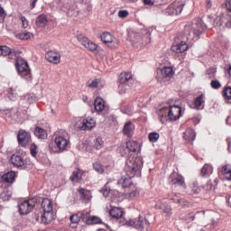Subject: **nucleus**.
Instances as JSON below:
<instances>
[{
    "label": "nucleus",
    "mask_w": 231,
    "mask_h": 231,
    "mask_svg": "<svg viewBox=\"0 0 231 231\" xmlns=\"http://www.w3.org/2000/svg\"><path fill=\"white\" fill-rule=\"evenodd\" d=\"M20 20L22 21V26H23V28H28L29 22H28V20L26 19V17L21 15V16H20Z\"/></svg>",
    "instance_id": "nucleus-51"
},
{
    "label": "nucleus",
    "mask_w": 231,
    "mask_h": 231,
    "mask_svg": "<svg viewBox=\"0 0 231 231\" xmlns=\"http://www.w3.org/2000/svg\"><path fill=\"white\" fill-rule=\"evenodd\" d=\"M211 88H213V89H219V88H221V83L219 82V80H212Z\"/></svg>",
    "instance_id": "nucleus-50"
},
{
    "label": "nucleus",
    "mask_w": 231,
    "mask_h": 231,
    "mask_svg": "<svg viewBox=\"0 0 231 231\" xmlns=\"http://www.w3.org/2000/svg\"><path fill=\"white\" fill-rule=\"evenodd\" d=\"M81 219L87 224V225H98V223H101V220L99 217H89V213H83L81 215Z\"/></svg>",
    "instance_id": "nucleus-18"
},
{
    "label": "nucleus",
    "mask_w": 231,
    "mask_h": 231,
    "mask_svg": "<svg viewBox=\"0 0 231 231\" xmlns=\"http://www.w3.org/2000/svg\"><path fill=\"white\" fill-rule=\"evenodd\" d=\"M140 150V143L136 141H128L119 147V152L122 156H126L128 152H136Z\"/></svg>",
    "instance_id": "nucleus-10"
},
{
    "label": "nucleus",
    "mask_w": 231,
    "mask_h": 231,
    "mask_svg": "<svg viewBox=\"0 0 231 231\" xmlns=\"http://www.w3.org/2000/svg\"><path fill=\"white\" fill-rule=\"evenodd\" d=\"M127 199H134V198L138 197V191H136V188H134V189L131 192L126 193Z\"/></svg>",
    "instance_id": "nucleus-43"
},
{
    "label": "nucleus",
    "mask_w": 231,
    "mask_h": 231,
    "mask_svg": "<svg viewBox=\"0 0 231 231\" xmlns=\"http://www.w3.org/2000/svg\"><path fill=\"white\" fill-rule=\"evenodd\" d=\"M5 9H3L0 6V23H3V21H5Z\"/></svg>",
    "instance_id": "nucleus-54"
},
{
    "label": "nucleus",
    "mask_w": 231,
    "mask_h": 231,
    "mask_svg": "<svg viewBox=\"0 0 231 231\" xmlns=\"http://www.w3.org/2000/svg\"><path fill=\"white\" fill-rule=\"evenodd\" d=\"M151 42V31L149 29L143 30V36L141 37V44H150Z\"/></svg>",
    "instance_id": "nucleus-27"
},
{
    "label": "nucleus",
    "mask_w": 231,
    "mask_h": 231,
    "mask_svg": "<svg viewBox=\"0 0 231 231\" xmlns=\"http://www.w3.org/2000/svg\"><path fill=\"white\" fill-rule=\"evenodd\" d=\"M109 215L114 219H120V217H122L124 216V210L120 208L115 207L109 210Z\"/></svg>",
    "instance_id": "nucleus-23"
},
{
    "label": "nucleus",
    "mask_w": 231,
    "mask_h": 231,
    "mask_svg": "<svg viewBox=\"0 0 231 231\" xmlns=\"http://www.w3.org/2000/svg\"><path fill=\"white\" fill-rule=\"evenodd\" d=\"M42 208L43 210L42 223H43V225H49V223L53 221V206L51 205V200L43 199L42 201Z\"/></svg>",
    "instance_id": "nucleus-4"
},
{
    "label": "nucleus",
    "mask_w": 231,
    "mask_h": 231,
    "mask_svg": "<svg viewBox=\"0 0 231 231\" xmlns=\"http://www.w3.org/2000/svg\"><path fill=\"white\" fill-rule=\"evenodd\" d=\"M124 113H125V115H131L132 114V110H125Z\"/></svg>",
    "instance_id": "nucleus-64"
},
{
    "label": "nucleus",
    "mask_w": 231,
    "mask_h": 231,
    "mask_svg": "<svg viewBox=\"0 0 231 231\" xmlns=\"http://www.w3.org/2000/svg\"><path fill=\"white\" fill-rule=\"evenodd\" d=\"M17 140L21 147H28L32 143V135L25 130H20L17 135Z\"/></svg>",
    "instance_id": "nucleus-12"
},
{
    "label": "nucleus",
    "mask_w": 231,
    "mask_h": 231,
    "mask_svg": "<svg viewBox=\"0 0 231 231\" xmlns=\"http://www.w3.org/2000/svg\"><path fill=\"white\" fill-rule=\"evenodd\" d=\"M226 123L227 125H231V112H230V115L228 116V117L226 118Z\"/></svg>",
    "instance_id": "nucleus-61"
},
{
    "label": "nucleus",
    "mask_w": 231,
    "mask_h": 231,
    "mask_svg": "<svg viewBox=\"0 0 231 231\" xmlns=\"http://www.w3.org/2000/svg\"><path fill=\"white\" fill-rule=\"evenodd\" d=\"M96 125H97V121H95L93 117L88 116L83 119V121L81 122V125L79 126V128L81 131H91V129H93V127H95Z\"/></svg>",
    "instance_id": "nucleus-14"
},
{
    "label": "nucleus",
    "mask_w": 231,
    "mask_h": 231,
    "mask_svg": "<svg viewBox=\"0 0 231 231\" xmlns=\"http://www.w3.org/2000/svg\"><path fill=\"white\" fill-rule=\"evenodd\" d=\"M78 41L80 42L82 46H85L87 50H89V51H97V50H98L97 43L89 41V39L82 34L78 35Z\"/></svg>",
    "instance_id": "nucleus-13"
},
{
    "label": "nucleus",
    "mask_w": 231,
    "mask_h": 231,
    "mask_svg": "<svg viewBox=\"0 0 231 231\" xmlns=\"http://www.w3.org/2000/svg\"><path fill=\"white\" fill-rule=\"evenodd\" d=\"M30 150L32 156L35 158V156H37V145L35 143L31 144Z\"/></svg>",
    "instance_id": "nucleus-49"
},
{
    "label": "nucleus",
    "mask_w": 231,
    "mask_h": 231,
    "mask_svg": "<svg viewBox=\"0 0 231 231\" xmlns=\"http://www.w3.org/2000/svg\"><path fill=\"white\" fill-rule=\"evenodd\" d=\"M123 225L126 226H134L136 230L139 231H147L149 230L150 223L145 217L139 216L138 218L125 220Z\"/></svg>",
    "instance_id": "nucleus-5"
},
{
    "label": "nucleus",
    "mask_w": 231,
    "mask_h": 231,
    "mask_svg": "<svg viewBox=\"0 0 231 231\" xmlns=\"http://www.w3.org/2000/svg\"><path fill=\"white\" fill-rule=\"evenodd\" d=\"M206 30L207 25L203 23V20L198 18L185 25L183 33L187 41L192 42V41H198L199 35Z\"/></svg>",
    "instance_id": "nucleus-2"
},
{
    "label": "nucleus",
    "mask_w": 231,
    "mask_h": 231,
    "mask_svg": "<svg viewBox=\"0 0 231 231\" xmlns=\"http://www.w3.org/2000/svg\"><path fill=\"white\" fill-rule=\"evenodd\" d=\"M11 163H13L14 167H17V169L23 170L24 166V157L14 154L11 157Z\"/></svg>",
    "instance_id": "nucleus-19"
},
{
    "label": "nucleus",
    "mask_w": 231,
    "mask_h": 231,
    "mask_svg": "<svg viewBox=\"0 0 231 231\" xmlns=\"http://www.w3.org/2000/svg\"><path fill=\"white\" fill-rule=\"evenodd\" d=\"M94 107L97 113H102L106 109V101L101 97H97L94 102Z\"/></svg>",
    "instance_id": "nucleus-22"
},
{
    "label": "nucleus",
    "mask_w": 231,
    "mask_h": 231,
    "mask_svg": "<svg viewBox=\"0 0 231 231\" xmlns=\"http://www.w3.org/2000/svg\"><path fill=\"white\" fill-rule=\"evenodd\" d=\"M104 145V141H102V138L98 137L95 140L94 147L96 149H102Z\"/></svg>",
    "instance_id": "nucleus-46"
},
{
    "label": "nucleus",
    "mask_w": 231,
    "mask_h": 231,
    "mask_svg": "<svg viewBox=\"0 0 231 231\" xmlns=\"http://www.w3.org/2000/svg\"><path fill=\"white\" fill-rule=\"evenodd\" d=\"M82 171L78 170L76 171H73L72 175L70 176V180L73 183H77L78 181H80L82 180Z\"/></svg>",
    "instance_id": "nucleus-34"
},
{
    "label": "nucleus",
    "mask_w": 231,
    "mask_h": 231,
    "mask_svg": "<svg viewBox=\"0 0 231 231\" xmlns=\"http://www.w3.org/2000/svg\"><path fill=\"white\" fill-rule=\"evenodd\" d=\"M129 15V11L127 10H120L118 12V17H120V19H125V17H127Z\"/></svg>",
    "instance_id": "nucleus-47"
},
{
    "label": "nucleus",
    "mask_w": 231,
    "mask_h": 231,
    "mask_svg": "<svg viewBox=\"0 0 231 231\" xmlns=\"http://www.w3.org/2000/svg\"><path fill=\"white\" fill-rule=\"evenodd\" d=\"M192 192H193V194H198V192H199V189L198 187L194 186Z\"/></svg>",
    "instance_id": "nucleus-62"
},
{
    "label": "nucleus",
    "mask_w": 231,
    "mask_h": 231,
    "mask_svg": "<svg viewBox=\"0 0 231 231\" xmlns=\"http://www.w3.org/2000/svg\"><path fill=\"white\" fill-rule=\"evenodd\" d=\"M174 184L179 183V185H183L185 181L183 180V177L181 175H178L175 179Z\"/></svg>",
    "instance_id": "nucleus-52"
},
{
    "label": "nucleus",
    "mask_w": 231,
    "mask_h": 231,
    "mask_svg": "<svg viewBox=\"0 0 231 231\" xmlns=\"http://www.w3.org/2000/svg\"><path fill=\"white\" fill-rule=\"evenodd\" d=\"M38 0H31V9L33 10L35 8V5H37Z\"/></svg>",
    "instance_id": "nucleus-59"
},
{
    "label": "nucleus",
    "mask_w": 231,
    "mask_h": 231,
    "mask_svg": "<svg viewBox=\"0 0 231 231\" xmlns=\"http://www.w3.org/2000/svg\"><path fill=\"white\" fill-rule=\"evenodd\" d=\"M119 93L120 95H125V93H129V85L125 83H120Z\"/></svg>",
    "instance_id": "nucleus-40"
},
{
    "label": "nucleus",
    "mask_w": 231,
    "mask_h": 231,
    "mask_svg": "<svg viewBox=\"0 0 231 231\" xmlns=\"http://www.w3.org/2000/svg\"><path fill=\"white\" fill-rule=\"evenodd\" d=\"M1 198L4 201H8V199H10V198H12V195L10 194V192L8 191H4L1 194Z\"/></svg>",
    "instance_id": "nucleus-48"
},
{
    "label": "nucleus",
    "mask_w": 231,
    "mask_h": 231,
    "mask_svg": "<svg viewBox=\"0 0 231 231\" xmlns=\"http://www.w3.org/2000/svg\"><path fill=\"white\" fill-rule=\"evenodd\" d=\"M9 98L10 100H15V98H17V94H14V89L11 88L10 91H9Z\"/></svg>",
    "instance_id": "nucleus-53"
},
{
    "label": "nucleus",
    "mask_w": 231,
    "mask_h": 231,
    "mask_svg": "<svg viewBox=\"0 0 231 231\" xmlns=\"http://www.w3.org/2000/svg\"><path fill=\"white\" fill-rule=\"evenodd\" d=\"M158 115L159 120L162 124L167 123V115L170 120L176 121L180 119V116H181V106H172L170 108L162 107L159 110Z\"/></svg>",
    "instance_id": "nucleus-3"
},
{
    "label": "nucleus",
    "mask_w": 231,
    "mask_h": 231,
    "mask_svg": "<svg viewBox=\"0 0 231 231\" xmlns=\"http://www.w3.org/2000/svg\"><path fill=\"white\" fill-rule=\"evenodd\" d=\"M36 24L40 28H44L48 24V16L46 14H40L36 18Z\"/></svg>",
    "instance_id": "nucleus-28"
},
{
    "label": "nucleus",
    "mask_w": 231,
    "mask_h": 231,
    "mask_svg": "<svg viewBox=\"0 0 231 231\" xmlns=\"http://www.w3.org/2000/svg\"><path fill=\"white\" fill-rule=\"evenodd\" d=\"M45 59L48 62L52 64H60V54L59 52H55L53 51H48L45 54Z\"/></svg>",
    "instance_id": "nucleus-15"
},
{
    "label": "nucleus",
    "mask_w": 231,
    "mask_h": 231,
    "mask_svg": "<svg viewBox=\"0 0 231 231\" xmlns=\"http://www.w3.org/2000/svg\"><path fill=\"white\" fill-rule=\"evenodd\" d=\"M93 167L95 169V171L97 172H98L99 174H102L104 172V166H102V164H100V162H97L93 164Z\"/></svg>",
    "instance_id": "nucleus-44"
},
{
    "label": "nucleus",
    "mask_w": 231,
    "mask_h": 231,
    "mask_svg": "<svg viewBox=\"0 0 231 231\" xmlns=\"http://www.w3.org/2000/svg\"><path fill=\"white\" fill-rule=\"evenodd\" d=\"M180 219H182V221H185V223H192V220L196 219V215H194V213H189L187 215H182L180 217Z\"/></svg>",
    "instance_id": "nucleus-36"
},
{
    "label": "nucleus",
    "mask_w": 231,
    "mask_h": 231,
    "mask_svg": "<svg viewBox=\"0 0 231 231\" xmlns=\"http://www.w3.org/2000/svg\"><path fill=\"white\" fill-rule=\"evenodd\" d=\"M140 159L134 157H129L126 160L125 172L128 177H122L118 181L117 185H121L123 189L133 187V180L131 178L134 176H140Z\"/></svg>",
    "instance_id": "nucleus-1"
},
{
    "label": "nucleus",
    "mask_w": 231,
    "mask_h": 231,
    "mask_svg": "<svg viewBox=\"0 0 231 231\" xmlns=\"http://www.w3.org/2000/svg\"><path fill=\"white\" fill-rule=\"evenodd\" d=\"M128 39L131 41L133 46H135V48L142 45V36H140L138 32L134 31H130L128 32Z\"/></svg>",
    "instance_id": "nucleus-17"
},
{
    "label": "nucleus",
    "mask_w": 231,
    "mask_h": 231,
    "mask_svg": "<svg viewBox=\"0 0 231 231\" xmlns=\"http://www.w3.org/2000/svg\"><path fill=\"white\" fill-rule=\"evenodd\" d=\"M221 172L227 181H231V164H225L222 166Z\"/></svg>",
    "instance_id": "nucleus-26"
},
{
    "label": "nucleus",
    "mask_w": 231,
    "mask_h": 231,
    "mask_svg": "<svg viewBox=\"0 0 231 231\" xmlns=\"http://www.w3.org/2000/svg\"><path fill=\"white\" fill-rule=\"evenodd\" d=\"M109 185V182H107L105 187L101 189V192L105 198H107L109 194H111V189L107 187Z\"/></svg>",
    "instance_id": "nucleus-45"
},
{
    "label": "nucleus",
    "mask_w": 231,
    "mask_h": 231,
    "mask_svg": "<svg viewBox=\"0 0 231 231\" xmlns=\"http://www.w3.org/2000/svg\"><path fill=\"white\" fill-rule=\"evenodd\" d=\"M143 2L146 6H152L154 5V1L152 0H143Z\"/></svg>",
    "instance_id": "nucleus-56"
},
{
    "label": "nucleus",
    "mask_w": 231,
    "mask_h": 231,
    "mask_svg": "<svg viewBox=\"0 0 231 231\" xmlns=\"http://www.w3.org/2000/svg\"><path fill=\"white\" fill-rule=\"evenodd\" d=\"M16 37L22 41H28V39H32V37H33V34L28 32H23L17 34Z\"/></svg>",
    "instance_id": "nucleus-37"
},
{
    "label": "nucleus",
    "mask_w": 231,
    "mask_h": 231,
    "mask_svg": "<svg viewBox=\"0 0 231 231\" xmlns=\"http://www.w3.org/2000/svg\"><path fill=\"white\" fill-rule=\"evenodd\" d=\"M174 201L180 203L182 207H185V204L181 203V199H174Z\"/></svg>",
    "instance_id": "nucleus-63"
},
{
    "label": "nucleus",
    "mask_w": 231,
    "mask_h": 231,
    "mask_svg": "<svg viewBox=\"0 0 231 231\" xmlns=\"http://www.w3.org/2000/svg\"><path fill=\"white\" fill-rule=\"evenodd\" d=\"M100 39L102 42L106 44L109 48H117L118 47V40L115 38L113 34L110 32H102L100 35Z\"/></svg>",
    "instance_id": "nucleus-11"
},
{
    "label": "nucleus",
    "mask_w": 231,
    "mask_h": 231,
    "mask_svg": "<svg viewBox=\"0 0 231 231\" xmlns=\"http://www.w3.org/2000/svg\"><path fill=\"white\" fill-rule=\"evenodd\" d=\"M16 69L22 79H24L25 80H32V71L30 70L28 62L24 59L18 58L16 60Z\"/></svg>",
    "instance_id": "nucleus-6"
},
{
    "label": "nucleus",
    "mask_w": 231,
    "mask_h": 231,
    "mask_svg": "<svg viewBox=\"0 0 231 231\" xmlns=\"http://www.w3.org/2000/svg\"><path fill=\"white\" fill-rule=\"evenodd\" d=\"M34 134L37 136L40 140H46L48 138V131L42 127L37 126L34 130Z\"/></svg>",
    "instance_id": "nucleus-25"
},
{
    "label": "nucleus",
    "mask_w": 231,
    "mask_h": 231,
    "mask_svg": "<svg viewBox=\"0 0 231 231\" xmlns=\"http://www.w3.org/2000/svg\"><path fill=\"white\" fill-rule=\"evenodd\" d=\"M213 171L214 169L212 168V165L205 164L201 170V174L203 176H210V174H212Z\"/></svg>",
    "instance_id": "nucleus-35"
},
{
    "label": "nucleus",
    "mask_w": 231,
    "mask_h": 231,
    "mask_svg": "<svg viewBox=\"0 0 231 231\" xmlns=\"http://www.w3.org/2000/svg\"><path fill=\"white\" fill-rule=\"evenodd\" d=\"M188 50L189 45H187V42H181L180 43L171 46V51H174V53H183Z\"/></svg>",
    "instance_id": "nucleus-21"
},
{
    "label": "nucleus",
    "mask_w": 231,
    "mask_h": 231,
    "mask_svg": "<svg viewBox=\"0 0 231 231\" xmlns=\"http://www.w3.org/2000/svg\"><path fill=\"white\" fill-rule=\"evenodd\" d=\"M79 221H80V217L79 215H72L70 216V223H71V226L72 228H75V225H77L79 223Z\"/></svg>",
    "instance_id": "nucleus-42"
},
{
    "label": "nucleus",
    "mask_w": 231,
    "mask_h": 231,
    "mask_svg": "<svg viewBox=\"0 0 231 231\" xmlns=\"http://www.w3.org/2000/svg\"><path fill=\"white\" fill-rule=\"evenodd\" d=\"M194 107L195 109H204L205 107V95L201 94L200 96H199L198 97H196L195 101H194Z\"/></svg>",
    "instance_id": "nucleus-24"
},
{
    "label": "nucleus",
    "mask_w": 231,
    "mask_h": 231,
    "mask_svg": "<svg viewBox=\"0 0 231 231\" xmlns=\"http://www.w3.org/2000/svg\"><path fill=\"white\" fill-rule=\"evenodd\" d=\"M222 96L226 104H231V88L227 87L222 91Z\"/></svg>",
    "instance_id": "nucleus-33"
},
{
    "label": "nucleus",
    "mask_w": 231,
    "mask_h": 231,
    "mask_svg": "<svg viewBox=\"0 0 231 231\" xmlns=\"http://www.w3.org/2000/svg\"><path fill=\"white\" fill-rule=\"evenodd\" d=\"M227 145H228V151L229 152H231V137H228L227 138Z\"/></svg>",
    "instance_id": "nucleus-60"
},
{
    "label": "nucleus",
    "mask_w": 231,
    "mask_h": 231,
    "mask_svg": "<svg viewBox=\"0 0 231 231\" xmlns=\"http://www.w3.org/2000/svg\"><path fill=\"white\" fill-rule=\"evenodd\" d=\"M78 191L79 194V199H81L83 203H89L91 201V198H93V196L89 189L79 188Z\"/></svg>",
    "instance_id": "nucleus-16"
},
{
    "label": "nucleus",
    "mask_w": 231,
    "mask_h": 231,
    "mask_svg": "<svg viewBox=\"0 0 231 231\" xmlns=\"http://www.w3.org/2000/svg\"><path fill=\"white\" fill-rule=\"evenodd\" d=\"M35 205H37V199L35 198L23 200L18 206L19 213L22 216H28L33 210Z\"/></svg>",
    "instance_id": "nucleus-8"
},
{
    "label": "nucleus",
    "mask_w": 231,
    "mask_h": 231,
    "mask_svg": "<svg viewBox=\"0 0 231 231\" xmlns=\"http://www.w3.org/2000/svg\"><path fill=\"white\" fill-rule=\"evenodd\" d=\"M54 143L59 152H64V151H68V147H69V136L68 135V133L61 132L57 134L54 138Z\"/></svg>",
    "instance_id": "nucleus-7"
},
{
    "label": "nucleus",
    "mask_w": 231,
    "mask_h": 231,
    "mask_svg": "<svg viewBox=\"0 0 231 231\" xmlns=\"http://www.w3.org/2000/svg\"><path fill=\"white\" fill-rule=\"evenodd\" d=\"M2 57H8L12 53V49L8 46H1Z\"/></svg>",
    "instance_id": "nucleus-41"
},
{
    "label": "nucleus",
    "mask_w": 231,
    "mask_h": 231,
    "mask_svg": "<svg viewBox=\"0 0 231 231\" xmlns=\"http://www.w3.org/2000/svg\"><path fill=\"white\" fill-rule=\"evenodd\" d=\"M206 8H208V9L212 8V1H210V0L206 1Z\"/></svg>",
    "instance_id": "nucleus-58"
},
{
    "label": "nucleus",
    "mask_w": 231,
    "mask_h": 231,
    "mask_svg": "<svg viewBox=\"0 0 231 231\" xmlns=\"http://www.w3.org/2000/svg\"><path fill=\"white\" fill-rule=\"evenodd\" d=\"M148 138H149L150 142H152V143H156V142H158V140H160V134H158L156 132H152L149 134Z\"/></svg>",
    "instance_id": "nucleus-39"
},
{
    "label": "nucleus",
    "mask_w": 231,
    "mask_h": 231,
    "mask_svg": "<svg viewBox=\"0 0 231 231\" xmlns=\"http://www.w3.org/2000/svg\"><path fill=\"white\" fill-rule=\"evenodd\" d=\"M89 88H98V79L93 80L89 85Z\"/></svg>",
    "instance_id": "nucleus-55"
},
{
    "label": "nucleus",
    "mask_w": 231,
    "mask_h": 231,
    "mask_svg": "<svg viewBox=\"0 0 231 231\" xmlns=\"http://www.w3.org/2000/svg\"><path fill=\"white\" fill-rule=\"evenodd\" d=\"M161 208H162V210H163V212H164V214H166V216H172V208L171 207V205L163 203L161 206Z\"/></svg>",
    "instance_id": "nucleus-38"
},
{
    "label": "nucleus",
    "mask_w": 231,
    "mask_h": 231,
    "mask_svg": "<svg viewBox=\"0 0 231 231\" xmlns=\"http://www.w3.org/2000/svg\"><path fill=\"white\" fill-rule=\"evenodd\" d=\"M226 8L228 12H231V0L226 1Z\"/></svg>",
    "instance_id": "nucleus-57"
},
{
    "label": "nucleus",
    "mask_w": 231,
    "mask_h": 231,
    "mask_svg": "<svg viewBox=\"0 0 231 231\" xmlns=\"http://www.w3.org/2000/svg\"><path fill=\"white\" fill-rule=\"evenodd\" d=\"M133 79V74L130 72H124L119 75V83L120 84H125L129 82Z\"/></svg>",
    "instance_id": "nucleus-31"
},
{
    "label": "nucleus",
    "mask_w": 231,
    "mask_h": 231,
    "mask_svg": "<svg viewBox=\"0 0 231 231\" xmlns=\"http://www.w3.org/2000/svg\"><path fill=\"white\" fill-rule=\"evenodd\" d=\"M183 6H185V2L181 0H177L171 4L165 10L164 14L166 15H180L183 12Z\"/></svg>",
    "instance_id": "nucleus-9"
},
{
    "label": "nucleus",
    "mask_w": 231,
    "mask_h": 231,
    "mask_svg": "<svg viewBox=\"0 0 231 231\" xmlns=\"http://www.w3.org/2000/svg\"><path fill=\"white\" fill-rule=\"evenodd\" d=\"M161 73L164 79H171L174 75V70L171 67H164L161 69Z\"/></svg>",
    "instance_id": "nucleus-32"
},
{
    "label": "nucleus",
    "mask_w": 231,
    "mask_h": 231,
    "mask_svg": "<svg viewBox=\"0 0 231 231\" xmlns=\"http://www.w3.org/2000/svg\"><path fill=\"white\" fill-rule=\"evenodd\" d=\"M123 134L125 136L132 138L133 134H134V125L132 122L125 123L123 128Z\"/></svg>",
    "instance_id": "nucleus-20"
},
{
    "label": "nucleus",
    "mask_w": 231,
    "mask_h": 231,
    "mask_svg": "<svg viewBox=\"0 0 231 231\" xmlns=\"http://www.w3.org/2000/svg\"><path fill=\"white\" fill-rule=\"evenodd\" d=\"M15 180V171H8L2 176V181L5 183H13Z\"/></svg>",
    "instance_id": "nucleus-29"
},
{
    "label": "nucleus",
    "mask_w": 231,
    "mask_h": 231,
    "mask_svg": "<svg viewBox=\"0 0 231 231\" xmlns=\"http://www.w3.org/2000/svg\"><path fill=\"white\" fill-rule=\"evenodd\" d=\"M184 139L188 142H194L196 140V132L193 129H188L184 132Z\"/></svg>",
    "instance_id": "nucleus-30"
}]
</instances>
